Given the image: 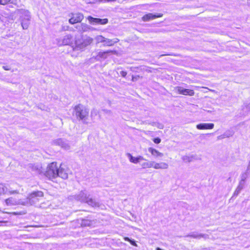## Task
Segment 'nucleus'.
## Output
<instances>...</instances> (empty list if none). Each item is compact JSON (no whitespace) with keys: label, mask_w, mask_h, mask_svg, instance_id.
<instances>
[{"label":"nucleus","mask_w":250,"mask_h":250,"mask_svg":"<svg viewBox=\"0 0 250 250\" xmlns=\"http://www.w3.org/2000/svg\"><path fill=\"white\" fill-rule=\"evenodd\" d=\"M88 109L82 104H79L74 108L73 116H75L78 120H81L83 124H87L86 120L88 118Z\"/></svg>","instance_id":"nucleus-1"},{"label":"nucleus","mask_w":250,"mask_h":250,"mask_svg":"<svg viewBox=\"0 0 250 250\" xmlns=\"http://www.w3.org/2000/svg\"><path fill=\"white\" fill-rule=\"evenodd\" d=\"M17 13L19 14V20L24 30L27 29L31 21V15L29 11L20 9L17 10Z\"/></svg>","instance_id":"nucleus-2"},{"label":"nucleus","mask_w":250,"mask_h":250,"mask_svg":"<svg viewBox=\"0 0 250 250\" xmlns=\"http://www.w3.org/2000/svg\"><path fill=\"white\" fill-rule=\"evenodd\" d=\"M75 198L78 201L86 203L92 207L98 206V203L95 200L89 198V194H88L86 190L81 191L78 194L75 195Z\"/></svg>","instance_id":"nucleus-3"},{"label":"nucleus","mask_w":250,"mask_h":250,"mask_svg":"<svg viewBox=\"0 0 250 250\" xmlns=\"http://www.w3.org/2000/svg\"><path fill=\"white\" fill-rule=\"evenodd\" d=\"M58 170L57 163L53 162L48 166L45 175L49 179L53 181L57 177Z\"/></svg>","instance_id":"nucleus-4"},{"label":"nucleus","mask_w":250,"mask_h":250,"mask_svg":"<svg viewBox=\"0 0 250 250\" xmlns=\"http://www.w3.org/2000/svg\"><path fill=\"white\" fill-rule=\"evenodd\" d=\"M93 42L92 38L87 37L84 39H76L75 44L78 50H82L90 44Z\"/></svg>","instance_id":"nucleus-5"},{"label":"nucleus","mask_w":250,"mask_h":250,"mask_svg":"<svg viewBox=\"0 0 250 250\" xmlns=\"http://www.w3.org/2000/svg\"><path fill=\"white\" fill-rule=\"evenodd\" d=\"M43 196V193L41 191H33L30 194L27 198L29 203L35 205L39 201V198Z\"/></svg>","instance_id":"nucleus-6"},{"label":"nucleus","mask_w":250,"mask_h":250,"mask_svg":"<svg viewBox=\"0 0 250 250\" xmlns=\"http://www.w3.org/2000/svg\"><path fill=\"white\" fill-rule=\"evenodd\" d=\"M73 38L71 35L68 34L63 37L62 39H57V44L59 46L61 45H70L73 44Z\"/></svg>","instance_id":"nucleus-7"},{"label":"nucleus","mask_w":250,"mask_h":250,"mask_svg":"<svg viewBox=\"0 0 250 250\" xmlns=\"http://www.w3.org/2000/svg\"><path fill=\"white\" fill-rule=\"evenodd\" d=\"M89 23L92 25H104L108 23V20L107 19H100L97 18H94L92 16H88L87 17Z\"/></svg>","instance_id":"nucleus-8"},{"label":"nucleus","mask_w":250,"mask_h":250,"mask_svg":"<svg viewBox=\"0 0 250 250\" xmlns=\"http://www.w3.org/2000/svg\"><path fill=\"white\" fill-rule=\"evenodd\" d=\"M54 144L60 146L62 148L68 150L70 148V145L68 141L62 138H58L54 141Z\"/></svg>","instance_id":"nucleus-9"},{"label":"nucleus","mask_w":250,"mask_h":250,"mask_svg":"<svg viewBox=\"0 0 250 250\" xmlns=\"http://www.w3.org/2000/svg\"><path fill=\"white\" fill-rule=\"evenodd\" d=\"M178 93L184 95L193 96L194 95V91L193 90L184 88L181 86H177L176 87Z\"/></svg>","instance_id":"nucleus-10"},{"label":"nucleus","mask_w":250,"mask_h":250,"mask_svg":"<svg viewBox=\"0 0 250 250\" xmlns=\"http://www.w3.org/2000/svg\"><path fill=\"white\" fill-rule=\"evenodd\" d=\"M163 16V14L161 13H148L142 17V20L144 21H147L153 19H155L157 18L162 17Z\"/></svg>","instance_id":"nucleus-11"},{"label":"nucleus","mask_w":250,"mask_h":250,"mask_svg":"<svg viewBox=\"0 0 250 250\" xmlns=\"http://www.w3.org/2000/svg\"><path fill=\"white\" fill-rule=\"evenodd\" d=\"M41 167L39 165L29 164L27 165V169L30 172L35 174L40 173Z\"/></svg>","instance_id":"nucleus-12"},{"label":"nucleus","mask_w":250,"mask_h":250,"mask_svg":"<svg viewBox=\"0 0 250 250\" xmlns=\"http://www.w3.org/2000/svg\"><path fill=\"white\" fill-rule=\"evenodd\" d=\"M83 19V16L82 14L78 13L73 15V16L69 19V22L71 24H74L81 22Z\"/></svg>","instance_id":"nucleus-13"},{"label":"nucleus","mask_w":250,"mask_h":250,"mask_svg":"<svg viewBox=\"0 0 250 250\" xmlns=\"http://www.w3.org/2000/svg\"><path fill=\"white\" fill-rule=\"evenodd\" d=\"M214 124L212 123H201L196 125L198 129H211L214 127Z\"/></svg>","instance_id":"nucleus-14"},{"label":"nucleus","mask_w":250,"mask_h":250,"mask_svg":"<svg viewBox=\"0 0 250 250\" xmlns=\"http://www.w3.org/2000/svg\"><path fill=\"white\" fill-rule=\"evenodd\" d=\"M60 177L63 179H67L68 174L66 170L62 167V165H60V168H58L57 177Z\"/></svg>","instance_id":"nucleus-15"},{"label":"nucleus","mask_w":250,"mask_h":250,"mask_svg":"<svg viewBox=\"0 0 250 250\" xmlns=\"http://www.w3.org/2000/svg\"><path fill=\"white\" fill-rule=\"evenodd\" d=\"M127 156L130 162L134 164H137L140 161L146 160L143 156H139L137 157H133L131 154L127 153Z\"/></svg>","instance_id":"nucleus-16"},{"label":"nucleus","mask_w":250,"mask_h":250,"mask_svg":"<svg viewBox=\"0 0 250 250\" xmlns=\"http://www.w3.org/2000/svg\"><path fill=\"white\" fill-rule=\"evenodd\" d=\"M119 41L117 38L113 39H109L105 38L104 42L103 43L104 46H110L113 45Z\"/></svg>","instance_id":"nucleus-17"},{"label":"nucleus","mask_w":250,"mask_h":250,"mask_svg":"<svg viewBox=\"0 0 250 250\" xmlns=\"http://www.w3.org/2000/svg\"><path fill=\"white\" fill-rule=\"evenodd\" d=\"M76 28L80 31L86 32L90 29V26L85 23H81L80 24L76 26Z\"/></svg>","instance_id":"nucleus-18"},{"label":"nucleus","mask_w":250,"mask_h":250,"mask_svg":"<svg viewBox=\"0 0 250 250\" xmlns=\"http://www.w3.org/2000/svg\"><path fill=\"white\" fill-rule=\"evenodd\" d=\"M208 235L207 234H203L201 233H198L197 232H193L187 235V237H190L196 239H200L204 238L205 239L208 237Z\"/></svg>","instance_id":"nucleus-19"},{"label":"nucleus","mask_w":250,"mask_h":250,"mask_svg":"<svg viewBox=\"0 0 250 250\" xmlns=\"http://www.w3.org/2000/svg\"><path fill=\"white\" fill-rule=\"evenodd\" d=\"M183 160L186 162H190L194 160H198V158L196 155H191L189 156H184L182 158Z\"/></svg>","instance_id":"nucleus-20"},{"label":"nucleus","mask_w":250,"mask_h":250,"mask_svg":"<svg viewBox=\"0 0 250 250\" xmlns=\"http://www.w3.org/2000/svg\"><path fill=\"white\" fill-rule=\"evenodd\" d=\"M153 167L155 169H167L168 168V165L167 164L164 162L160 163H154Z\"/></svg>","instance_id":"nucleus-21"},{"label":"nucleus","mask_w":250,"mask_h":250,"mask_svg":"<svg viewBox=\"0 0 250 250\" xmlns=\"http://www.w3.org/2000/svg\"><path fill=\"white\" fill-rule=\"evenodd\" d=\"M148 150L154 156H155L157 157H161L163 156V154L162 153L159 152L157 150H156L153 148L149 147V148H148Z\"/></svg>","instance_id":"nucleus-22"},{"label":"nucleus","mask_w":250,"mask_h":250,"mask_svg":"<svg viewBox=\"0 0 250 250\" xmlns=\"http://www.w3.org/2000/svg\"><path fill=\"white\" fill-rule=\"evenodd\" d=\"M5 203L8 206H14L19 204V202L12 197L9 198L5 200Z\"/></svg>","instance_id":"nucleus-23"},{"label":"nucleus","mask_w":250,"mask_h":250,"mask_svg":"<svg viewBox=\"0 0 250 250\" xmlns=\"http://www.w3.org/2000/svg\"><path fill=\"white\" fill-rule=\"evenodd\" d=\"M113 51L112 50H107L104 52H99L97 55L98 57H99L102 59H106L107 57V54L110 53H113Z\"/></svg>","instance_id":"nucleus-24"},{"label":"nucleus","mask_w":250,"mask_h":250,"mask_svg":"<svg viewBox=\"0 0 250 250\" xmlns=\"http://www.w3.org/2000/svg\"><path fill=\"white\" fill-rule=\"evenodd\" d=\"M92 225V222L88 219H83L81 222V225L83 227L91 226Z\"/></svg>","instance_id":"nucleus-25"},{"label":"nucleus","mask_w":250,"mask_h":250,"mask_svg":"<svg viewBox=\"0 0 250 250\" xmlns=\"http://www.w3.org/2000/svg\"><path fill=\"white\" fill-rule=\"evenodd\" d=\"M154 162H144L142 163V167L143 168L153 167Z\"/></svg>","instance_id":"nucleus-26"},{"label":"nucleus","mask_w":250,"mask_h":250,"mask_svg":"<svg viewBox=\"0 0 250 250\" xmlns=\"http://www.w3.org/2000/svg\"><path fill=\"white\" fill-rule=\"evenodd\" d=\"M234 134V132L232 130H227L223 134L222 138H229L232 136Z\"/></svg>","instance_id":"nucleus-27"},{"label":"nucleus","mask_w":250,"mask_h":250,"mask_svg":"<svg viewBox=\"0 0 250 250\" xmlns=\"http://www.w3.org/2000/svg\"><path fill=\"white\" fill-rule=\"evenodd\" d=\"M104 39H105V38L101 35L97 36L96 38V41L99 43L101 42V43H103L104 42Z\"/></svg>","instance_id":"nucleus-28"},{"label":"nucleus","mask_w":250,"mask_h":250,"mask_svg":"<svg viewBox=\"0 0 250 250\" xmlns=\"http://www.w3.org/2000/svg\"><path fill=\"white\" fill-rule=\"evenodd\" d=\"M6 188L2 184H0V195L4 193L6 191Z\"/></svg>","instance_id":"nucleus-29"},{"label":"nucleus","mask_w":250,"mask_h":250,"mask_svg":"<svg viewBox=\"0 0 250 250\" xmlns=\"http://www.w3.org/2000/svg\"><path fill=\"white\" fill-rule=\"evenodd\" d=\"M248 173L247 172H245L243 173V174H242V175L241 176V180L245 181L246 179L248 178Z\"/></svg>","instance_id":"nucleus-30"},{"label":"nucleus","mask_w":250,"mask_h":250,"mask_svg":"<svg viewBox=\"0 0 250 250\" xmlns=\"http://www.w3.org/2000/svg\"><path fill=\"white\" fill-rule=\"evenodd\" d=\"M245 181H244V180L243 181L241 179V181H240L239 184V186H238L239 189H243L244 185L245 184Z\"/></svg>","instance_id":"nucleus-31"},{"label":"nucleus","mask_w":250,"mask_h":250,"mask_svg":"<svg viewBox=\"0 0 250 250\" xmlns=\"http://www.w3.org/2000/svg\"><path fill=\"white\" fill-rule=\"evenodd\" d=\"M153 141L154 142V143L158 144L161 142V140L160 138L156 137L153 139Z\"/></svg>","instance_id":"nucleus-32"},{"label":"nucleus","mask_w":250,"mask_h":250,"mask_svg":"<svg viewBox=\"0 0 250 250\" xmlns=\"http://www.w3.org/2000/svg\"><path fill=\"white\" fill-rule=\"evenodd\" d=\"M116 0H99V1L100 2L102 3H106V2H112L115 1Z\"/></svg>","instance_id":"nucleus-33"},{"label":"nucleus","mask_w":250,"mask_h":250,"mask_svg":"<svg viewBox=\"0 0 250 250\" xmlns=\"http://www.w3.org/2000/svg\"><path fill=\"white\" fill-rule=\"evenodd\" d=\"M242 189H239L238 186L237 188H236V189L235 190V192L234 193V195H236L237 196Z\"/></svg>","instance_id":"nucleus-34"},{"label":"nucleus","mask_w":250,"mask_h":250,"mask_svg":"<svg viewBox=\"0 0 250 250\" xmlns=\"http://www.w3.org/2000/svg\"><path fill=\"white\" fill-rule=\"evenodd\" d=\"M8 3V0H0V4L1 5H5Z\"/></svg>","instance_id":"nucleus-35"},{"label":"nucleus","mask_w":250,"mask_h":250,"mask_svg":"<svg viewBox=\"0 0 250 250\" xmlns=\"http://www.w3.org/2000/svg\"><path fill=\"white\" fill-rule=\"evenodd\" d=\"M17 0H8V3H11L13 4H17Z\"/></svg>","instance_id":"nucleus-36"},{"label":"nucleus","mask_w":250,"mask_h":250,"mask_svg":"<svg viewBox=\"0 0 250 250\" xmlns=\"http://www.w3.org/2000/svg\"><path fill=\"white\" fill-rule=\"evenodd\" d=\"M120 75L123 77H125V76H126L127 75V73L125 71H121L120 72Z\"/></svg>","instance_id":"nucleus-37"},{"label":"nucleus","mask_w":250,"mask_h":250,"mask_svg":"<svg viewBox=\"0 0 250 250\" xmlns=\"http://www.w3.org/2000/svg\"><path fill=\"white\" fill-rule=\"evenodd\" d=\"M129 242L130 243L133 245V246H136V242L134 240V239H130V241H129Z\"/></svg>","instance_id":"nucleus-38"},{"label":"nucleus","mask_w":250,"mask_h":250,"mask_svg":"<svg viewBox=\"0 0 250 250\" xmlns=\"http://www.w3.org/2000/svg\"><path fill=\"white\" fill-rule=\"evenodd\" d=\"M103 111L106 114H110L111 113V111L110 110L107 109H103Z\"/></svg>","instance_id":"nucleus-39"},{"label":"nucleus","mask_w":250,"mask_h":250,"mask_svg":"<svg viewBox=\"0 0 250 250\" xmlns=\"http://www.w3.org/2000/svg\"><path fill=\"white\" fill-rule=\"evenodd\" d=\"M245 107L247 108V109L250 110V103L248 104H246L245 105Z\"/></svg>","instance_id":"nucleus-40"},{"label":"nucleus","mask_w":250,"mask_h":250,"mask_svg":"<svg viewBox=\"0 0 250 250\" xmlns=\"http://www.w3.org/2000/svg\"><path fill=\"white\" fill-rule=\"evenodd\" d=\"M3 68L5 70H10V67L8 66H3Z\"/></svg>","instance_id":"nucleus-41"},{"label":"nucleus","mask_w":250,"mask_h":250,"mask_svg":"<svg viewBox=\"0 0 250 250\" xmlns=\"http://www.w3.org/2000/svg\"><path fill=\"white\" fill-rule=\"evenodd\" d=\"M95 114V115H96L97 114V112L95 110H93L91 111V115H92L93 114Z\"/></svg>","instance_id":"nucleus-42"},{"label":"nucleus","mask_w":250,"mask_h":250,"mask_svg":"<svg viewBox=\"0 0 250 250\" xmlns=\"http://www.w3.org/2000/svg\"><path fill=\"white\" fill-rule=\"evenodd\" d=\"M125 241H129H129H130V240L131 239H130V238H128V237H125Z\"/></svg>","instance_id":"nucleus-43"},{"label":"nucleus","mask_w":250,"mask_h":250,"mask_svg":"<svg viewBox=\"0 0 250 250\" xmlns=\"http://www.w3.org/2000/svg\"><path fill=\"white\" fill-rule=\"evenodd\" d=\"M222 137H223V135H220V136H218V138L219 139H224V138H222Z\"/></svg>","instance_id":"nucleus-44"},{"label":"nucleus","mask_w":250,"mask_h":250,"mask_svg":"<svg viewBox=\"0 0 250 250\" xmlns=\"http://www.w3.org/2000/svg\"><path fill=\"white\" fill-rule=\"evenodd\" d=\"M250 169V164L247 167V170H249Z\"/></svg>","instance_id":"nucleus-45"},{"label":"nucleus","mask_w":250,"mask_h":250,"mask_svg":"<svg viewBox=\"0 0 250 250\" xmlns=\"http://www.w3.org/2000/svg\"><path fill=\"white\" fill-rule=\"evenodd\" d=\"M159 128H163V126L162 125H160V126H159Z\"/></svg>","instance_id":"nucleus-46"},{"label":"nucleus","mask_w":250,"mask_h":250,"mask_svg":"<svg viewBox=\"0 0 250 250\" xmlns=\"http://www.w3.org/2000/svg\"><path fill=\"white\" fill-rule=\"evenodd\" d=\"M159 128H163V126L162 125H160V126H159Z\"/></svg>","instance_id":"nucleus-47"},{"label":"nucleus","mask_w":250,"mask_h":250,"mask_svg":"<svg viewBox=\"0 0 250 250\" xmlns=\"http://www.w3.org/2000/svg\"><path fill=\"white\" fill-rule=\"evenodd\" d=\"M1 218H5L4 217H1Z\"/></svg>","instance_id":"nucleus-48"},{"label":"nucleus","mask_w":250,"mask_h":250,"mask_svg":"<svg viewBox=\"0 0 250 250\" xmlns=\"http://www.w3.org/2000/svg\"><path fill=\"white\" fill-rule=\"evenodd\" d=\"M205 250H207V249H205Z\"/></svg>","instance_id":"nucleus-49"}]
</instances>
